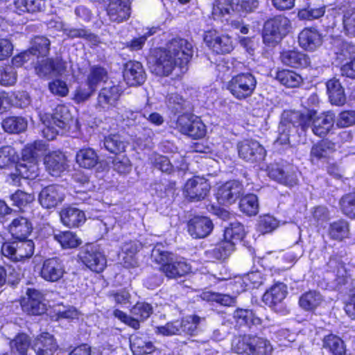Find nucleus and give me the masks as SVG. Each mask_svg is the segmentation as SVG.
I'll return each instance as SVG.
<instances>
[{"mask_svg":"<svg viewBox=\"0 0 355 355\" xmlns=\"http://www.w3.org/2000/svg\"><path fill=\"white\" fill-rule=\"evenodd\" d=\"M292 119L298 123L303 131H306L311 125L313 132L318 137H323L333 128L335 116L331 112L318 114L314 110H309L306 113L295 114Z\"/></svg>","mask_w":355,"mask_h":355,"instance_id":"1","label":"nucleus"},{"mask_svg":"<svg viewBox=\"0 0 355 355\" xmlns=\"http://www.w3.org/2000/svg\"><path fill=\"white\" fill-rule=\"evenodd\" d=\"M152 259L162 265L161 270L168 278L183 277L191 270L190 266L183 259L175 258L171 254L155 247L151 253Z\"/></svg>","mask_w":355,"mask_h":355,"instance_id":"2","label":"nucleus"},{"mask_svg":"<svg viewBox=\"0 0 355 355\" xmlns=\"http://www.w3.org/2000/svg\"><path fill=\"white\" fill-rule=\"evenodd\" d=\"M257 84V78L252 73H240L231 78L226 88L236 99L243 101L252 96Z\"/></svg>","mask_w":355,"mask_h":355,"instance_id":"3","label":"nucleus"},{"mask_svg":"<svg viewBox=\"0 0 355 355\" xmlns=\"http://www.w3.org/2000/svg\"><path fill=\"white\" fill-rule=\"evenodd\" d=\"M289 26V19L282 15L268 19L263 29V42L268 46L275 45L288 33Z\"/></svg>","mask_w":355,"mask_h":355,"instance_id":"4","label":"nucleus"},{"mask_svg":"<svg viewBox=\"0 0 355 355\" xmlns=\"http://www.w3.org/2000/svg\"><path fill=\"white\" fill-rule=\"evenodd\" d=\"M166 50L179 61L180 73L186 72L193 54V44L184 38L175 37L168 43Z\"/></svg>","mask_w":355,"mask_h":355,"instance_id":"5","label":"nucleus"},{"mask_svg":"<svg viewBox=\"0 0 355 355\" xmlns=\"http://www.w3.org/2000/svg\"><path fill=\"white\" fill-rule=\"evenodd\" d=\"M1 252L14 261L30 258L34 253V243L31 240H18L6 242L2 245Z\"/></svg>","mask_w":355,"mask_h":355,"instance_id":"6","label":"nucleus"},{"mask_svg":"<svg viewBox=\"0 0 355 355\" xmlns=\"http://www.w3.org/2000/svg\"><path fill=\"white\" fill-rule=\"evenodd\" d=\"M176 125L180 132L193 139L202 138L206 133L204 123L199 118L190 113H184L180 116Z\"/></svg>","mask_w":355,"mask_h":355,"instance_id":"7","label":"nucleus"},{"mask_svg":"<svg viewBox=\"0 0 355 355\" xmlns=\"http://www.w3.org/2000/svg\"><path fill=\"white\" fill-rule=\"evenodd\" d=\"M26 297L21 300V305L24 312L31 315H41L46 313L47 306L44 295L35 288H27Z\"/></svg>","mask_w":355,"mask_h":355,"instance_id":"8","label":"nucleus"},{"mask_svg":"<svg viewBox=\"0 0 355 355\" xmlns=\"http://www.w3.org/2000/svg\"><path fill=\"white\" fill-rule=\"evenodd\" d=\"M237 150L240 158L246 162L254 163L263 160L266 151L257 141L245 139L237 144Z\"/></svg>","mask_w":355,"mask_h":355,"instance_id":"9","label":"nucleus"},{"mask_svg":"<svg viewBox=\"0 0 355 355\" xmlns=\"http://www.w3.org/2000/svg\"><path fill=\"white\" fill-rule=\"evenodd\" d=\"M209 191V183L200 176H194L188 180L184 186L186 198L190 202H198L205 199Z\"/></svg>","mask_w":355,"mask_h":355,"instance_id":"10","label":"nucleus"},{"mask_svg":"<svg viewBox=\"0 0 355 355\" xmlns=\"http://www.w3.org/2000/svg\"><path fill=\"white\" fill-rule=\"evenodd\" d=\"M79 257L87 267L96 272H102L106 267V258L98 245L87 246Z\"/></svg>","mask_w":355,"mask_h":355,"instance_id":"11","label":"nucleus"},{"mask_svg":"<svg viewBox=\"0 0 355 355\" xmlns=\"http://www.w3.org/2000/svg\"><path fill=\"white\" fill-rule=\"evenodd\" d=\"M204 41L217 54L229 53L234 49L232 38L227 35H220L215 31L206 32Z\"/></svg>","mask_w":355,"mask_h":355,"instance_id":"12","label":"nucleus"},{"mask_svg":"<svg viewBox=\"0 0 355 355\" xmlns=\"http://www.w3.org/2000/svg\"><path fill=\"white\" fill-rule=\"evenodd\" d=\"M214 227L212 221L207 217L195 216L187 223L189 234L194 239H203L209 235Z\"/></svg>","mask_w":355,"mask_h":355,"instance_id":"13","label":"nucleus"},{"mask_svg":"<svg viewBox=\"0 0 355 355\" xmlns=\"http://www.w3.org/2000/svg\"><path fill=\"white\" fill-rule=\"evenodd\" d=\"M121 93L119 85H112L103 87L98 96L96 107L104 110L115 107Z\"/></svg>","mask_w":355,"mask_h":355,"instance_id":"14","label":"nucleus"},{"mask_svg":"<svg viewBox=\"0 0 355 355\" xmlns=\"http://www.w3.org/2000/svg\"><path fill=\"white\" fill-rule=\"evenodd\" d=\"M242 193V184L238 181L232 180L225 182L219 187L216 197L220 204H232Z\"/></svg>","mask_w":355,"mask_h":355,"instance_id":"15","label":"nucleus"},{"mask_svg":"<svg viewBox=\"0 0 355 355\" xmlns=\"http://www.w3.org/2000/svg\"><path fill=\"white\" fill-rule=\"evenodd\" d=\"M64 188L58 185L45 187L40 193L39 200L42 207L50 209L64 200Z\"/></svg>","mask_w":355,"mask_h":355,"instance_id":"16","label":"nucleus"},{"mask_svg":"<svg viewBox=\"0 0 355 355\" xmlns=\"http://www.w3.org/2000/svg\"><path fill=\"white\" fill-rule=\"evenodd\" d=\"M107 15L112 21L121 23L130 16L129 0H110L107 8Z\"/></svg>","mask_w":355,"mask_h":355,"instance_id":"17","label":"nucleus"},{"mask_svg":"<svg viewBox=\"0 0 355 355\" xmlns=\"http://www.w3.org/2000/svg\"><path fill=\"white\" fill-rule=\"evenodd\" d=\"M178 62L179 61L166 49L157 59L153 66V72L160 76H167L175 69L180 71Z\"/></svg>","mask_w":355,"mask_h":355,"instance_id":"18","label":"nucleus"},{"mask_svg":"<svg viewBox=\"0 0 355 355\" xmlns=\"http://www.w3.org/2000/svg\"><path fill=\"white\" fill-rule=\"evenodd\" d=\"M64 273V265L59 259L52 258L44 261L40 270L41 277L49 282L59 280Z\"/></svg>","mask_w":355,"mask_h":355,"instance_id":"19","label":"nucleus"},{"mask_svg":"<svg viewBox=\"0 0 355 355\" xmlns=\"http://www.w3.org/2000/svg\"><path fill=\"white\" fill-rule=\"evenodd\" d=\"M32 349L36 355H53L58 349V345L51 334L44 332L33 340Z\"/></svg>","mask_w":355,"mask_h":355,"instance_id":"20","label":"nucleus"},{"mask_svg":"<svg viewBox=\"0 0 355 355\" xmlns=\"http://www.w3.org/2000/svg\"><path fill=\"white\" fill-rule=\"evenodd\" d=\"M300 46L309 51H313L322 44V37L319 31L314 28H305L298 35Z\"/></svg>","mask_w":355,"mask_h":355,"instance_id":"21","label":"nucleus"},{"mask_svg":"<svg viewBox=\"0 0 355 355\" xmlns=\"http://www.w3.org/2000/svg\"><path fill=\"white\" fill-rule=\"evenodd\" d=\"M123 78L130 86L140 85L146 80L143 66L139 62L130 61L124 66Z\"/></svg>","mask_w":355,"mask_h":355,"instance_id":"22","label":"nucleus"},{"mask_svg":"<svg viewBox=\"0 0 355 355\" xmlns=\"http://www.w3.org/2000/svg\"><path fill=\"white\" fill-rule=\"evenodd\" d=\"M282 62L293 68H306L310 64L309 56L298 50H285L280 54Z\"/></svg>","mask_w":355,"mask_h":355,"instance_id":"23","label":"nucleus"},{"mask_svg":"<svg viewBox=\"0 0 355 355\" xmlns=\"http://www.w3.org/2000/svg\"><path fill=\"white\" fill-rule=\"evenodd\" d=\"M288 293L285 284L277 282L267 290L263 295V302L270 307L281 303Z\"/></svg>","mask_w":355,"mask_h":355,"instance_id":"24","label":"nucleus"},{"mask_svg":"<svg viewBox=\"0 0 355 355\" xmlns=\"http://www.w3.org/2000/svg\"><path fill=\"white\" fill-rule=\"evenodd\" d=\"M33 230L31 223L22 216L12 220L9 225V232L17 240H24L30 235Z\"/></svg>","mask_w":355,"mask_h":355,"instance_id":"25","label":"nucleus"},{"mask_svg":"<svg viewBox=\"0 0 355 355\" xmlns=\"http://www.w3.org/2000/svg\"><path fill=\"white\" fill-rule=\"evenodd\" d=\"M327 91L331 104L343 105L346 102V96L344 88L340 81L336 78L329 80L326 83Z\"/></svg>","mask_w":355,"mask_h":355,"instance_id":"26","label":"nucleus"},{"mask_svg":"<svg viewBox=\"0 0 355 355\" xmlns=\"http://www.w3.org/2000/svg\"><path fill=\"white\" fill-rule=\"evenodd\" d=\"M65 155L60 151H54L46 156L44 163L53 176L60 175L65 169Z\"/></svg>","mask_w":355,"mask_h":355,"instance_id":"27","label":"nucleus"},{"mask_svg":"<svg viewBox=\"0 0 355 355\" xmlns=\"http://www.w3.org/2000/svg\"><path fill=\"white\" fill-rule=\"evenodd\" d=\"M45 6L44 0H14L13 10L19 15L41 11Z\"/></svg>","mask_w":355,"mask_h":355,"instance_id":"28","label":"nucleus"},{"mask_svg":"<svg viewBox=\"0 0 355 355\" xmlns=\"http://www.w3.org/2000/svg\"><path fill=\"white\" fill-rule=\"evenodd\" d=\"M335 144L323 140L313 145L311 150V160L312 162H318L328 157L335 150Z\"/></svg>","mask_w":355,"mask_h":355,"instance_id":"29","label":"nucleus"},{"mask_svg":"<svg viewBox=\"0 0 355 355\" xmlns=\"http://www.w3.org/2000/svg\"><path fill=\"white\" fill-rule=\"evenodd\" d=\"M234 318L236 323L240 326L247 325L250 327L251 325H259L267 324L264 320L257 317L252 310L238 309L234 312Z\"/></svg>","mask_w":355,"mask_h":355,"instance_id":"30","label":"nucleus"},{"mask_svg":"<svg viewBox=\"0 0 355 355\" xmlns=\"http://www.w3.org/2000/svg\"><path fill=\"white\" fill-rule=\"evenodd\" d=\"M35 71L40 76H46L51 73L62 75L65 71L64 62L50 59L42 60L35 67Z\"/></svg>","mask_w":355,"mask_h":355,"instance_id":"31","label":"nucleus"},{"mask_svg":"<svg viewBox=\"0 0 355 355\" xmlns=\"http://www.w3.org/2000/svg\"><path fill=\"white\" fill-rule=\"evenodd\" d=\"M77 164L84 168H92L98 163V156L91 148L79 150L76 156Z\"/></svg>","mask_w":355,"mask_h":355,"instance_id":"32","label":"nucleus"},{"mask_svg":"<svg viewBox=\"0 0 355 355\" xmlns=\"http://www.w3.org/2000/svg\"><path fill=\"white\" fill-rule=\"evenodd\" d=\"M234 250V246L232 243L223 239L216 244L214 248L206 251V254L209 258L224 260L227 259Z\"/></svg>","mask_w":355,"mask_h":355,"instance_id":"33","label":"nucleus"},{"mask_svg":"<svg viewBox=\"0 0 355 355\" xmlns=\"http://www.w3.org/2000/svg\"><path fill=\"white\" fill-rule=\"evenodd\" d=\"M322 301L323 297L319 292L310 291L300 297L299 304L305 311H313L319 306Z\"/></svg>","mask_w":355,"mask_h":355,"instance_id":"34","label":"nucleus"},{"mask_svg":"<svg viewBox=\"0 0 355 355\" xmlns=\"http://www.w3.org/2000/svg\"><path fill=\"white\" fill-rule=\"evenodd\" d=\"M322 347L334 355H345V345L343 340L334 334H329L322 339Z\"/></svg>","mask_w":355,"mask_h":355,"instance_id":"35","label":"nucleus"},{"mask_svg":"<svg viewBox=\"0 0 355 355\" xmlns=\"http://www.w3.org/2000/svg\"><path fill=\"white\" fill-rule=\"evenodd\" d=\"M245 236L243 225L239 222H233L226 227L224 231V239L232 243L234 246L241 241Z\"/></svg>","mask_w":355,"mask_h":355,"instance_id":"36","label":"nucleus"},{"mask_svg":"<svg viewBox=\"0 0 355 355\" xmlns=\"http://www.w3.org/2000/svg\"><path fill=\"white\" fill-rule=\"evenodd\" d=\"M166 102L168 107L175 113L188 112L191 110L190 102L184 99L182 96L177 93L168 94L166 96Z\"/></svg>","mask_w":355,"mask_h":355,"instance_id":"37","label":"nucleus"},{"mask_svg":"<svg viewBox=\"0 0 355 355\" xmlns=\"http://www.w3.org/2000/svg\"><path fill=\"white\" fill-rule=\"evenodd\" d=\"M130 347L135 355H144L155 351V346L152 342L145 340L142 338L135 336L130 339Z\"/></svg>","mask_w":355,"mask_h":355,"instance_id":"38","label":"nucleus"},{"mask_svg":"<svg viewBox=\"0 0 355 355\" xmlns=\"http://www.w3.org/2000/svg\"><path fill=\"white\" fill-rule=\"evenodd\" d=\"M27 121L21 116H10L2 122L3 130L9 133H19L26 130Z\"/></svg>","mask_w":355,"mask_h":355,"instance_id":"39","label":"nucleus"},{"mask_svg":"<svg viewBox=\"0 0 355 355\" xmlns=\"http://www.w3.org/2000/svg\"><path fill=\"white\" fill-rule=\"evenodd\" d=\"M103 145L109 152L117 154L125 150L126 143L120 135L110 134L105 137Z\"/></svg>","mask_w":355,"mask_h":355,"instance_id":"40","label":"nucleus"},{"mask_svg":"<svg viewBox=\"0 0 355 355\" xmlns=\"http://www.w3.org/2000/svg\"><path fill=\"white\" fill-rule=\"evenodd\" d=\"M17 69L13 65H0V85L3 87L13 86L17 81Z\"/></svg>","mask_w":355,"mask_h":355,"instance_id":"41","label":"nucleus"},{"mask_svg":"<svg viewBox=\"0 0 355 355\" xmlns=\"http://www.w3.org/2000/svg\"><path fill=\"white\" fill-rule=\"evenodd\" d=\"M327 266L334 272L336 273V281L338 285H344L347 282V271L345 263L338 257H331Z\"/></svg>","mask_w":355,"mask_h":355,"instance_id":"42","label":"nucleus"},{"mask_svg":"<svg viewBox=\"0 0 355 355\" xmlns=\"http://www.w3.org/2000/svg\"><path fill=\"white\" fill-rule=\"evenodd\" d=\"M275 78L282 85L287 87H298L302 81L299 74L286 69L277 71Z\"/></svg>","mask_w":355,"mask_h":355,"instance_id":"43","label":"nucleus"},{"mask_svg":"<svg viewBox=\"0 0 355 355\" xmlns=\"http://www.w3.org/2000/svg\"><path fill=\"white\" fill-rule=\"evenodd\" d=\"M349 223L345 220H338L330 224L329 234L334 240L342 241L349 235Z\"/></svg>","mask_w":355,"mask_h":355,"instance_id":"44","label":"nucleus"},{"mask_svg":"<svg viewBox=\"0 0 355 355\" xmlns=\"http://www.w3.org/2000/svg\"><path fill=\"white\" fill-rule=\"evenodd\" d=\"M107 72L103 67H93L87 77V85L92 92H94L98 85L107 80Z\"/></svg>","mask_w":355,"mask_h":355,"instance_id":"45","label":"nucleus"},{"mask_svg":"<svg viewBox=\"0 0 355 355\" xmlns=\"http://www.w3.org/2000/svg\"><path fill=\"white\" fill-rule=\"evenodd\" d=\"M240 210L248 216H255L259 212L258 198L254 194L243 197L239 202Z\"/></svg>","mask_w":355,"mask_h":355,"instance_id":"46","label":"nucleus"},{"mask_svg":"<svg viewBox=\"0 0 355 355\" xmlns=\"http://www.w3.org/2000/svg\"><path fill=\"white\" fill-rule=\"evenodd\" d=\"M50 41L43 36H35L31 41L30 47L31 52H33L37 58L46 56L50 49Z\"/></svg>","mask_w":355,"mask_h":355,"instance_id":"47","label":"nucleus"},{"mask_svg":"<svg viewBox=\"0 0 355 355\" xmlns=\"http://www.w3.org/2000/svg\"><path fill=\"white\" fill-rule=\"evenodd\" d=\"M30 345L29 337L26 334H19L10 342L12 352L19 355H27Z\"/></svg>","mask_w":355,"mask_h":355,"instance_id":"48","label":"nucleus"},{"mask_svg":"<svg viewBox=\"0 0 355 355\" xmlns=\"http://www.w3.org/2000/svg\"><path fill=\"white\" fill-rule=\"evenodd\" d=\"M254 337L251 335H245L235 338L232 343V347L235 352L239 354L249 355Z\"/></svg>","mask_w":355,"mask_h":355,"instance_id":"49","label":"nucleus"},{"mask_svg":"<svg viewBox=\"0 0 355 355\" xmlns=\"http://www.w3.org/2000/svg\"><path fill=\"white\" fill-rule=\"evenodd\" d=\"M268 175L270 178L284 184L293 185L296 183L293 175L286 174L285 171L278 165L271 166L269 169Z\"/></svg>","mask_w":355,"mask_h":355,"instance_id":"50","label":"nucleus"},{"mask_svg":"<svg viewBox=\"0 0 355 355\" xmlns=\"http://www.w3.org/2000/svg\"><path fill=\"white\" fill-rule=\"evenodd\" d=\"M272 347L267 340L255 336L249 355H271Z\"/></svg>","mask_w":355,"mask_h":355,"instance_id":"51","label":"nucleus"},{"mask_svg":"<svg viewBox=\"0 0 355 355\" xmlns=\"http://www.w3.org/2000/svg\"><path fill=\"white\" fill-rule=\"evenodd\" d=\"M324 6L317 7L309 5L306 8L300 10L298 12L297 16L302 20H313L324 16Z\"/></svg>","mask_w":355,"mask_h":355,"instance_id":"52","label":"nucleus"},{"mask_svg":"<svg viewBox=\"0 0 355 355\" xmlns=\"http://www.w3.org/2000/svg\"><path fill=\"white\" fill-rule=\"evenodd\" d=\"M18 159L15 150L10 146L0 148V168L8 167L15 164Z\"/></svg>","mask_w":355,"mask_h":355,"instance_id":"53","label":"nucleus"},{"mask_svg":"<svg viewBox=\"0 0 355 355\" xmlns=\"http://www.w3.org/2000/svg\"><path fill=\"white\" fill-rule=\"evenodd\" d=\"M232 10V4L230 0H215L213 3L211 15L214 19L229 15Z\"/></svg>","mask_w":355,"mask_h":355,"instance_id":"54","label":"nucleus"},{"mask_svg":"<svg viewBox=\"0 0 355 355\" xmlns=\"http://www.w3.org/2000/svg\"><path fill=\"white\" fill-rule=\"evenodd\" d=\"M155 332L164 336L180 335L182 334L181 322L180 320L168 322L165 325L156 327Z\"/></svg>","mask_w":355,"mask_h":355,"instance_id":"55","label":"nucleus"},{"mask_svg":"<svg viewBox=\"0 0 355 355\" xmlns=\"http://www.w3.org/2000/svg\"><path fill=\"white\" fill-rule=\"evenodd\" d=\"M279 226V221L270 215L260 216L258 221V230L262 234L270 233Z\"/></svg>","mask_w":355,"mask_h":355,"instance_id":"56","label":"nucleus"},{"mask_svg":"<svg viewBox=\"0 0 355 355\" xmlns=\"http://www.w3.org/2000/svg\"><path fill=\"white\" fill-rule=\"evenodd\" d=\"M343 23L346 33L355 36V8H347L343 14Z\"/></svg>","mask_w":355,"mask_h":355,"instance_id":"57","label":"nucleus"},{"mask_svg":"<svg viewBox=\"0 0 355 355\" xmlns=\"http://www.w3.org/2000/svg\"><path fill=\"white\" fill-rule=\"evenodd\" d=\"M337 127L347 128L355 125V110H345L341 112L335 119Z\"/></svg>","mask_w":355,"mask_h":355,"instance_id":"58","label":"nucleus"},{"mask_svg":"<svg viewBox=\"0 0 355 355\" xmlns=\"http://www.w3.org/2000/svg\"><path fill=\"white\" fill-rule=\"evenodd\" d=\"M153 312V307L146 302H137L131 309L132 314L141 321L146 320Z\"/></svg>","mask_w":355,"mask_h":355,"instance_id":"59","label":"nucleus"},{"mask_svg":"<svg viewBox=\"0 0 355 355\" xmlns=\"http://www.w3.org/2000/svg\"><path fill=\"white\" fill-rule=\"evenodd\" d=\"M10 198L14 205L22 208L31 203L35 200V196L33 194L18 190L10 196Z\"/></svg>","mask_w":355,"mask_h":355,"instance_id":"60","label":"nucleus"},{"mask_svg":"<svg viewBox=\"0 0 355 355\" xmlns=\"http://www.w3.org/2000/svg\"><path fill=\"white\" fill-rule=\"evenodd\" d=\"M85 221V213L76 208L68 207V227H78Z\"/></svg>","mask_w":355,"mask_h":355,"instance_id":"61","label":"nucleus"},{"mask_svg":"<svg viewBox=\"0 0 355 355\" xmlns=\"http://www.w3.org/2000/svg\"><path fill=\"white\" fill-rule=\"evenodd\" d=\"M113 168L119 173L125 174L131 171V164L129 159L125 155L116 156L113 162Z\"/></svg>","mask_w":355,"mask_h":355,"instance_id":"62","label":"nucleus"},{"mask_svg":"<svg viewBox=\"0 0 355 355\" xmlns=\"http://www.w3.org/2000/svg\"><path fill=\"white\" fill-rule=\"evenodd\" d=\"M66 115L67 107L64 105H60L55 107V111L51 116V119L56 126L62 130L66 125Z\"/></svg>","mask_w":355,"mask_h":355,"instance_id":"63","label":"nucleus"},{"mask_svg":"<svg viewBox=\"0 0 355 355\" xmlns=\"http://www.w3.org/2000/svg\"><path fill=\"white\" fill-rule=\"evenodd\" d=\"M155 167L162 172L171 173L173 171V166L168 157L163 155H156L154 158Z\"/></svg>","mask_w":355,"mask_h":355,"instance_id":"64","label":"nucleus"}]
</instances>
